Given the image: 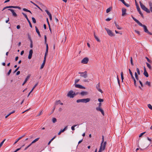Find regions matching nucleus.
<instances>
[{
    "instance_id": "1",
    "label": "nucleus",
    "mask_w": 152,
    "mask_h": 152,
    "mask_svg": "<svg viewBox=\"0 0 152 152\" xmlns=\"http://www.w3.org/2000/svg\"><path fill=\"white\" fill-rule=\"evenodd\" d=\"M90 98H86V99H77L76 102L77 103L79 102H83L85 103H86L90 101Z\"/></svg>"
},
{
    "instance_id": "2",
    "label": "nucleus",
    "mask_w": 152,
    "mask_h": 152,
    "mask_svg": "<svg viewBox=\"0 0 152 152\" xmlns=\"http://www.w3.org/2000/svg\"><path fill=\"white\" fill-rule=\"evenodd\" d=\"M140 4L141 6V8L146 11L147 13H150V11L141 2V1H140Z\"/></svg>"
},
{
    "instance_id": "3",
    "label": "nucleus",
    "mask_w": 152,
    "mask_h": 152,
    "mask_svg": "<svg viewBox=\"0 0 152 152\" xmlns=\"http://www.w3.org/2000/svg\"><path fill=\"white\" fill-rule=\"evenodd\" d=\"M76 95L74 92L72 91H70L68 93L67 96L70 98H73Z\"/></svg>"
},
{
    "instance_id": "4",
    "label": "nucleus",
    "mask_w": 152,
    "mask_h": 152,
    "mask_svg": "<svg viewBox=\"0 0 152 152\" xmlns=\"http://www.w3.org/2000/svg\"><path fill=\"white\" fill-rule=\"evenodd\" d=\"M106 144L107 142L106 141L104 142L103 143L101 142L99 149L101 150L102 151H104L105 149Z\"/></svg>"
},
{
    "instance_id": "5",
    "label": "nucleus",
    "mask_w": 152,
    "mask_h": 152,
    "mask_svg": "<svg viewBox=\"0 0 152 152\" xmlns=\"http://www.w3.org/2000/svg\"><path fill=\"white\" fill-rule=\"evenodd\" d=\"M48 44H46V52L45 53V55L44 57V60L43 62V63H44V64H45V61H46V57L48 55Z\"/></svg>"
},
{
    "instance_id": "6",
    "label": "nucleus",
    "mask_w": 152,
    "mask_h": 152,
    "mask_svg": "<svg viewBox=\"0 0 152 152\" xmlns=\"http://www.w3.org/2000/svg\"><path fill=\"white\" fill-rule=\"evenodd\" d=\"M78 74L81 75V76L85 78H86L87 77V72L86 71L84 72H79Z\"/></svg>"
},
{
    "instance_id": "7",
    "label": "nucleus",
    "mask_w": 152,
    "mask_h": 152,
    "mask_svg": "<svg viewBox=\"0 0 152 152\" xmlns=\"http://www.w3.org/2000/svg\"><path fill=\"white\" fill-rule=\"evenodd\" d=\"M105 29L107 31V33L111 37H113L114 36V34L108 28H105Z\"/></svg>"
},
{
    "instance_id": "8",
    "label": "nucleus",
    "mask_w": 152,
    "mask_h": 152,
    "mask_svg": "<svg viewBox=\"0 0 152 152\" xmlns=\"http://www.w3.org/2000/svg\"><path fill=\"white\" fill-rule=\"evenodd\" d=\"M7 8H18L19 9H21V8L18 6H7L4 8L2 10Z\"/></svg>"
},
{
    "instance_id": "9",
    "label": "nucleus",
    "mask_w": 152,
    "mask_h": 152,
    "mask_svg": "<svg viewBox=\"0 0 152 152\" xmlns=\"http://www.w3.org/2000/svg\"><path fill=\"white\" fill-rule=\"evenodd\" d=\"M135 3L136 5V7L138 11L139 12V14L142 16H143V14L140 11V9L139 6L138 4L137 3V1H135Z\"/></svg>"
},
{
    "instance_id": "10",
    "label": "nucleus",
    "mask_w": 152,
    "mask_h": 152,
    "mask_svg": "<svg viewBox=\"0 0 152 152\" xmlns=\"http://www.w3.org/2000/svg\"><path fill=\"white\" fill-rule=\"evenodd\" d=\"M88 58L86 57L83 59L81 61V62L83 64H86L88 62Z\"/></svg>"
},
{
    "instance_id": "11",
    "label": "nucleus",
    "mask_w": 152,
    "mask_h": 152,
    "mask_svg": "<svg viewBox=\"0 0 152 152\" xmlns=\"http://www.w3.org/2000/svg\"><path fill=\"white\" fill-rule=\"evenodd\" d=\"M96 110L97 111H100L103 115H104V110L102 109L101 107H96Z\"/></svg>"
},
{
    "instance_id": "12",
    "label": "nucleus",
    "mask_w": 152,
    "mask_h": 152,
    "mask_svg": "<svg viewBox=\"0 0 152 152\" xmlns=\"http://www.w3.org/2000/svg\"><path fill=\"white\" fill-rule=\"evenodd\" d=\"M75 87L79 88L80 89H85L86 88L82 86L80 84H75Z\"/></svg>"
},
{
    "instance_id": "13",
    "label": "nucleus",
    "mask_w": 152,
    "mask_h": 152,
    "mask_svg": "<svg viewBox=\"0 0 152 152\" xmlns=\"http://www.w3.org/2000/svg\"><path fill=\"white\" fill-rule=\"evenodd\" d=\"M33 54V50L31 49L30 50L29 52V54L28 57V58L29 59H30L32 57V56Z\"/></svg>"
},
{
    "instance_id": "14",
    "label": "nucleus",
    "mask_w": 152,
    "mask_h": 152,
    "mask_svg": "<svg viewBox=\"0 0 152 152\" xmlns=\"http://www.w3.org/2000/svg\"><path fill=\"white\" fill-rule=\"evenodd\" d=\"M126 10L125 8H122V16H124L126 15Z\"/></svg>"
},
{
    "instance_id": "15",
    "label": "nucleus",
    "mask_w": 152,
    "mask_h": 152,
    "mask_svg": "<svg viewBox=\"0 0 152 152\" xmlns=\"http://www.w3.org/2000/svg\"><path fill=\"white\" fill-rule=\"evenodd\" d=\"M144 72L143 74L144 75L146 76V77H148L149 76L148 74L146 71V68L145 67H144Z\"/></svg>"
},
{
    "instance_id": "16",
    "label": "nucleus",
    "mask_w": 152,
    "mask_h": 152,
    "mask_svg": "<svg viewBox=\"0 0 152 152\" xmlns=\"http://www.w3.org/2000/svg\"><path fill=\"white\" fill-rule=\"evenodd\" d=\"M100 86L99 83H98V84H97L96 86V87L97 89L98 90V91L101 92L102 93V91L101 90V89H100L99 88Z\"/></svg>"
},
{
    "instance_id": "17",
    "label": "nucleus",
    "mask_w": 152,
    "mask_h": 152,
    "mask_svg": "<svg viewBox=\"0 0 152 152\" xmlns=\"http://www.w3.org/2000/svg\"><path fill=\"white\" fill-rule=\"evenodd\" d=\"M25 136V135H24L23 136L19 137L18 139H16L15 140V142H14V145L15 144H16L23 137Z\"/></svg>"
},
{
    "instance_id": "18",
    "label": "nucleus",
    "mask_w": 152,
    "mask_h": 152,
    "mask_svg": "<svg viewBox=\"0 0 152 152\" xmlns=\"http://www.w3.org/2000/svg\"><path fill=\"white\" fill-rule=\"evenodd\" d=\"M45 12L47 13V14L49 16L50 19V20H51L52 19V17L51 14L50 13V12L47 10H45Z\"/></svg>"
},
{
    "instance_id": "19",
    "label": "nucleus",
    "mask_w": 152,
    "mask_h": 152,
    "mask_svg": "<svg viewBox=\"0 0 152 152\" xmlns=\"http://www.w3.org/2000/svg\"><path fill=\"white\" fill-rule=\"evenodd\" d=\"M9 10H10L11 12H12V15L13 16L15 17H16L17 16V14L15 13V12L14 11V10L11 9H8Z\"/></svg>"
},
{
    "instance_id": "20",
    "label": "nucleus",
    "mask_w": 152,
    "mask_h": 152,
    "mask_svg": "<svg viewBox=\"0 0 152 152\" xmlns=\"http://www.w3.org/2000/svg\"><path fill=\"white\" fill-rule=\"evenodd\" d=\"M88 92L86 91H82L81 92L80 94L82 96H83L84 95H86L88 94Z\"/></svg>"
},
{
    "instance_id": "21",
    "label": "nucleus",
    "mask_w": 152,
    "mask_h": 152,
    "mask_svg": "<svg viewBox=\"0 0 152 152\" xmlns=\"http://www.w3.org/2000/svg\"><path fill=\"white\" fill-rule=\"evenodd\" d=\"M29 77H30L29 76H28L26 78L25 81H24V82L22 84L23 86L27 82V81H28V80L29 79Z\"/></svg>"
},
{
    "instance_id": "22",
    "label": "nucleus",
    "mask_w": 152,
    "mask_h": 152,
    "mask_svg": "<svg viewBox=\"0 0 152 152\" xmlns=\"http://www.w3.org/2000/svg\"><path fill=\"white\" fill-rule=\"evenodd\" d=\"M35 28H36V32L38 34V35L40 37H41V35L40 33V32H39L38 29L37 28V27L36 26L35 27Z\"/></svg>"
},
{
    "instance_id": "23",
    "label": "nucleus",
    "mask_w": 152,
    "mask_h": 152,
    "mask_svg": "<svg viewBox=\"0 0 152 152\" xmlns=\"http://www.w3.org/2000/svg\"><path fill=\"white\" fill-rule=\"evenodd\" d=\"M94 36L95 38L96 39V40L98 42H100V41L98 37L96 35L95 33H94Z\"/></svg>"
},
{
    "instance_id": "24",
    "label": "nucleus",
    "mask_w": 152,
    "mask_h": 152,
    "mask_svg": "<svg viewBox=\"0 0 152 152\" xmlns=\"http://www.w3.org/2000/svg\"><path fill=\"white\" fill-rule=\"evenodd\" d=\"M40 138L39 137H38V138H37L36 139H35L34 140L31 142V145H32V144L36 142H37V141Z\"/></svg>"
},
{
    "instance_id": "25",
    "label": "nucleus",
    "mask_w": 152,
    "mask_h": 152,
    "mask_svg": "<svg viewBox=\"0 0 152 152\" xmlns=\"http://www.w3.org/2000/svg\"><path fill=\"white\" fill-rule=\"evenodd\" d=\"M143 27L144 28V31L146 33L147 32H148V30L147 28V27L145 25Z\"/></svg>"
},
{
    "instance_id": "26",
    "label": "nucleus",
    "mask_w": 152,
    "mask_h": 152,
    "mask_svg": "<svg viewBox=\"0 0 152 152\" xmlns=\"http://www.w3.org/2000/svg\"><path fill=\"white\" fill-rule=\"evenodd\" d=\"M122 3L124 4L127 7H129V5L127 4L125 1H121Z\"/></svg>"
},
{
    "instance_id": "27",
    "label": "nucleus",
    "mask_w": 152,
    "mask_h": 152,
    "mask_svg": "<svg viewBox=\"0 0 152 152\" xmlns=\"http://www.w3.org/2000/svg\"><path fill=\"white\" fill-rule=\"evenodd\" d=\"M115 26H116V27H117V29H118L119 30H121L122 29L121 27H120L117 24H116V23H115Z\"/></svg>"
},
{
    "instance_id": "28",
    "label": "nucleus",
    "mask_w": 152,
    "mask_h": 152,
    "mask_svg": "<svg viewBox=\"0 0 152 152\" xmlns=\"http://www.w3.org/2000/svg\"><path fill=\"white\" fill-rule=\"evenodd\" d=\"M136 23L140 26L143 27L145 26L144 25H142L138 20Z\"/></svg>"
},
{
    "instance_id": "29",
    "label": "nucleus",
    "mask_w": 152,
    "mask_h": 152,
    "mask_svg": "<svg viewBox=\"0 0 152 152\" xmlns=\"http://www.w3.org/2000/svg\"><path fill=\"white\" fill-rule=\"evenodd\" d=\"M135 76L136 79L137 80H139V78H138V75L137 74V73L136 72H135Z\"/></svg>"
},
{
    "instance_id": "30",
    "label": "nucleus",
    "mask_w": 152,
    "mask_h": 152,
    "mask_svg": "<svg viewBox=\"0 0 152 152\" xmlns=\"http://www.w3.org/2000/svg\"><path fill=\"white\" fill-rule=\"evenodd\" d=\"M112 9V7H110L109 8H107L106 10V12L107 13H108L110 12V11L111 10V9Z\"/></svg>"
},
{
    "instance_id": "31",
    "label": "nucleus",
    "mask_w": 152,
    "mask_h": 152,
    "mask_svg": "<svg viewBox=\"0 0 152 152\" xmlns=\"http://www.w3.org/2000/svg\"><path fill=\"white\" fill-rule=\"evenodd\" d=\"M132 79H133V81H134V86L135 87H137V85L136 84V80L134 77H133V78H132Z\"/></svg>"
},
{
    "instance_id": "32",
    "label": "nucleus",
    "mask_w": 152,
    "mask_h": 152,
    "mask_svg": "<svg viewBox=\"0 0 152 152\" xmlns=\"http://www.w3.org/2000/svg\"><path fill=\"white\" fill-rule=\"evenodd\" d=\"M121 79L122 82H123V80L124 79V74L123 72H121Z\"/></svg>"
},
{
    "instance_id": "33",
    "label": "nucleus",
    "mask_w": 152,
    "mask_h": 152,
    "mask_svg": "<svg viewBox=\"0 0 152 152\" xmlns=\"http://www.w3.org/2000/svg\"><path fill=\"white\" fill-rule=\"evenodd\" d=\"M67 126H66L63 129H61L60 131L61 133L64 132L67 129Z\"/></svg>"
},
{
    "instance_id": "34",
    "label": "nucleus",
    "mask_w": 152,
    "mask_h": 152,
    "mask_svg": "<svg viewBox=\"0 0 152 152\" xmlns=\"http://www.w3.org/2000/svg\"><path fill=\"white\" fill-rule=\"evenodd\" d=\"M38 84V83H37L33 87V88H32V89L31 91V92H32V91H33V90H34V89L37 86Z\"/></svg>"
},
{
    "instance_id": "35",
    "label": "nucleus",
    "mask_w": 152,
    "mask_h": 152,
    "mask_svg": "<svg viewBox=\"0 0 152 152\" xmlns=\"http://www.w3.org/2000/svg\"><path fill=\"white\" fill-rule=\"evenodd\" d=\"M23 10L25 11H26V12H28L30 13H31L32 14L31 11L29 10H28V9H26V8H23Z\"/></svg>"
},
{
    "instance_id": "36",
    "label": "nucleus",
    "mask_w": 152,
    "mask_h": 152,
    "mask_svg": "<svg viewBox=\"0 0 152 152\" xmlns=\"http://www.w3.org/2000/svg\"><path fill=\"white\" fill-rule=\"evenodd\" d=\"M146 64L147 67L150 69H151V67L150 65L148 63H146Z\"/></svg>"
},
{
    "instance_id": "37",
    "label": "nucleus",
    "mask_w": 152,
    "mask_h": 152,
    "mask_svg": "<svg viewBox=\"0 0 152 152\" xmlns=\"http://www.w3.org/2000/svg\"><path fill=\"white\" fill-rule=\"evenodd\" d=\"M129 73L131 75L132 78H133L134 77L133 76L132 72V71H131V70H130V69H129Z\"/></svg>"
},
{
    "instance_id": "38",
    "label": "nucleus",
    "mask_w": 152,
    "mask_h": 152,
    "mask_svg": "<svg viewBox=\"0 0 152 152\" xmlns=\"http://www.w3.org/2000/svg\"><path fill=\"white\" fill-rule=\"evenodd\" d=\"M136 71L137 73V74L138 75H140V73L139 70V69L138 68H137L136 69Z\"/></svg>"
},
{
    "instance_id": "39",
    "label": "nucleus",
    "mask_w": 152,
    "mask_h": 152,
    "mask_svg": "<svg viewBox=\"0 0 152 152\" xmlns=\"http://www.w3.org/2000/svg\"><path fill=\"white\" fill-rule=\"evenodd\" d=\"M27 20L28 21V23H29V25H30V27L32 28V26L31 24V23L30 22V20H29L28 19Z\"/></svg>"
},
{
    "instance_id": "40",
    "label": "nucleus",
    "mask_w": 152,
    "mask_h": 152,
    "mask_svg": "<svg viewBox=\"0 0 152 152\" xmlns=\"http://www.w3.org/2000/svg\"><path fill=\"white\" fill-rule=\"evenodd\" d=\"M57 121L56 119V118H54L52 119V121L53 123H56Z\"/></svg>"
},
{
    "instance_id": "41",
    "label": "nucleus",
    "mask_w": 152,
    "mask_h": 152,
    "mask_svg": "<svg viewBox=\"0 0 152 152\" xmlns=\"http://www.w3.org/2000/svg\"><path fill=\"white\" fill-rule=\"evenodd\" d=\"M147 139L150 142V144H151L152 143V138H149L148 137H147Z\"/></svg>"
},
{
    "instance_id": "42",
    "label": "nucleus",
    "mask_w": 152,
    "mask_h": 152,
    "mask_svg": "<svg viewBox=\"0 0 152 152\" xmlns=\"http://www.w3.org/2000/svg\"><path fill=\"white\" fill-rule=\"evenodd\" d=\"M32 20L33 23H35L36 22V21L35 18L34 17L32 18Z\"/></svg>"
},
{
    "instance_id": "43",
    "label": "nucleus",
    "mask_w": 152,
    "mask_h": 152,
    "mask_svg": "<svg viewBox=\"0 0 152 152\" xmlns=\"http://www.w3.org/2000/svg\"><path fill=\"white\" fill-rule=\"evenodd\" d=\"M145 84L148 85L149 86H151L150 83L148 81L146 82Z\"/></svg>"
},
{
    "instance_id": "44",
    "label": "nucleus",
    "mask_w": 152,
    "mask_h": 152,
    "mask_svg": "<svg viewBox=\"0 0 152 152\" xmlns=\"http://www.w3.org/2000/svg\"><path fill=\"white\" fill-rule=\"evenodd\" d=\"M77 125H75L71 127V129L72 130H75V127Z\"/></svg>"
},
{
    "instance_id": "45",
    "label": "nucleus",
    "mask_w": 152,
    "mask_h": 152,
    "mask_svg": "<svg viewBox=\"0 0 152 152\" xmlns=\"http://www.w3.org/2000/svg\"><path fill=\"white\" fill-rule=\"evenodd\" d=\"M149 5L150 6V10L152 12V3H149Z\"/></svg>"
},
{
    "instance_id": "46",
    "label": "nucleus",
    "mask_w": 152,
    "mask_h": 152,
    "mask_svg": "<svg viewBox=\"0 0 152 152\" xmlns=\"http://www.w3.org/2000/svg\"><path fill=\"white\" fill-rule=\"evenodd\" d=\"M146 132H143L141 133L140 135H139V137H141L143 134H145V133H146Z\"/></svg>"
},
{
    "instance_id": "47",
    "label": "nucleus",
    "mask_w": 152,
    "mask_h": 152,
    "mask_svg": "<svg viewBox=\"0 0 152 152\" xmlns=\"http://www.w3.org/2000/svg\"><path fill=\"white\" fill-rule=\"evenodd\" d=\"M148 107L151 110H152V106L150 104H148Z\"/></svg>"
},
{
    "instance_id": "48",
    "label": "nucleus",
    "mask_w": 152,
    "mask_h": 152,
    "mask_svg": "<svg viewBox=\"0 0 152 152\" xmlns=\"http://www.w3.org/2000/svg\"><path fill=\"white\" fill-rule=\"evenodd\" d=\"M22 14L26 18V20L28 19L27 15L26 14H25L23 12H22Z\"/></svg>"
},
{
    "instance_id": "49",
    "label": "nucleus",
    "mask_w": 152,
    "mask_h": 152,
    "mask_svg": "<svg viewBox=\"0 0 152 152\" xmlns=\"http://www.w3.org/2000/svg\"><path fill=\"white\" fill-rule=\"evenodd\" d=\"M130 62L132 65V66L134 64L133 63L132 58V57H131L130 58Z\"/></svg>"
},
{
    "instance_id": "50",
    "label": "nucleus",
    "mask_w": 152,
    "mask_h": 152,
    "mask_svg": "<svg viewBox=\"0 0 152 152\" xmlns=\"http://www.w3.org/2000/svg\"><path fill=\"white\" fill-rule=\"evenodd\" d=\"M145 58L147 59L149 63H151L152 62V61H150V60L147 57H145Z\"/></svg>"
},
{
    "instance_id": "51",
    "label": "nucleus",
    "mask_w": 152,
    "mask_h": 152,
    "mask_svg": "<svg viewBox=\"0 0 152 152\" xmlns=\"http://www.w3.org/2000/svg\"><path fill=\"white\" fill-rule=\"evenodd\" d=\"M31 145V144L30 143L29 145L28 146L26 147L25 148L24 150H26Z\"/></svg>"
},
{
    "instance_id": "52",
    "label": "nucleus",
    "mask_w": 152,
    "mask_h": 152,
    "mask_svg": "<svg viewBox=\"0 0 152 152\" xmlns=\"http://www.w3.org/2000/svg\"><path fill=\"white\" fill-rule=\"evenodd\" d=\"M44 39H45V43L46 44L47 43H46L47 42V37L46 35H45L44 36Z\"/></svg>"
},
{
    "instance_id": "53",
    "label": "nucleus",
    "mask_w": 152,
    "mask_h": 152,
    "mask_svg": "<svg viewBox=\"0 0 152 152\" xmlns=\"http://www.w3.org/2000/svg\"><path fill=\"white\" fill-rule=\"evenodd\" d=\"M60 102H61V101L60 100L56 101V104L58 105V104H60Z\"/></svg>"
},
{
    "instance_id": "54",
    "label": "nucleus",
    "mask_w": 152,
    "mask_h": 152,
    "mask_svg": "<svg viewBox=\"0 0 152 152\" xmlns=\"http://www.w3.org/2000/svg\"><path fill=\"white\" fill-rule=\"evenodd\" d=\"M98 101L99 102H103V101L104 100L103 99H98Z\"/></svg>"
},
{
    "instance_id": "55",
    "label": "nucleus",
    "mask_w": 152,
    "mask_h": 152,
    "mask_svg": "<svg viewBox=\"0 0 152 152\" xmlns=\"http://www.w3.org/2000/svg\"><path fill=\"white\" fill-rule=\"evenodd\" d=\"M45 64H44V63H42V64L41 66V67H40L41 69H42L44 67Z\"/></svg>"
},
{
    "instance_id": "56",
    "label": "nucleus",
    "mask_w": 152,
    "mask_h": 152,
    "mask_svg": "<svg viewBox=\"0 0 152 152\" xmlns=\"http://www.w3.org/2000/svg\"><path fill=\"white\" fill-rule=\"evenodd\" d=\"M28 38L30 40V42H31L32 41L31 39V38L30 36L29 35H28Z\"/></svg>"
},
{
    "instance_id": "57",
    "label": "nucleus",
    "mask_w": 152,
    "mask_h": 152,
    "mask_svg": "<svg viewBox=\"0 0 152 152\" xmlns=\"http://www.w3.org/2000/svg\"><path fill=\"white\" fill-rule=\"evenodd\" d=\"M134 31L138 34L140 35V32L138 31H137L136 30H134Z\"/></svg>"
},
{
    "instance_id": "58",
    "label": "nucleus",
    "mask_w": 152,
    "mask_h": 152,
    "mask_svg": "<svg viewBox=\"0 0 152 152\" xmlns=\"http://www.w3.org/2000/svg\"><path fill=\"white\" fill-rule=\"evenodd\" d=\"M132 18L136 22H137V21L138 20L136 19H135L132 16Z\"/></svg>"
},
{
    "instance_id": "59",
    "label": "nucleus",
    "mask_w": 152,
    "mask_h": 152,
    "mask_svg": "<svg viewBox=\"0 0 152 152\" xmlns=\"http://www.w3.org/2000/svg\"><path fill=\"white\" fill-rule=\"evenodd\" d=\"M132 18L136 22H137V21L138 20L136 19H135L132 16Z\"/></svg>"
},
{
    "instance_id": "60",
    "label": "nucleus",
    "mask_w": 152,
    "mask_h": 152,
    "mask_svg": "<svg viewBox=\"0 0 152 152\" xmlns=\"http://www.w3.org/2000/svg\"><path fill=\"white\" fill-rule=\"evenodd\" d=\"M42 111H41L38 114V115H37V116H40V115H42Z\"/></svg>"
},
{
    "instance_id": "61",
    "label": "nucleus",
    "mask_w": 152,
    "mask_h": 152,
    "mask_svg": "<svg viewBox=\"0 0 152 152\" xmlns=\"http://www.w3.org/2000/svg\"><path fill=\"white\" fill-rule=\"evenodd\" d=\"M11 71H12L11 69H10L9 70V72H8L7 73V75H9L10 74L11 72Z\"/></svg>"
},
{
    "instance_id": "62",
    "label": "nucleus",
    "mask_w": 152,
    "mask_h": 152,
    "mask_svg": "<svg viewBox=\"0 0 152 152\" xmlns=\"http://www.w3.org/2000/svg\"><path fill=\"white\" fill-rule=\"evenodd\" d=\"M80 80L78 79H76L75 80V83L76 84V83H77L79 82Z\"/></svg>"
},
{
    "instance_id": "63",
    "label": "nucleus",
    "mask_w": 152,
    "mask_h": 152,
    "mask_svg": "<svg viewBox=\"0 0 152 152\" xmlns=\"http://www.w3.org/2000/svg\"><path fill=\"white\" fill-rule=\"evenodd\" d=\"M102 140L101 142L103 143L104 142V136L103 135L102 136Z\"/></svg>"
},
{
    "instance_id": "64",
    "label": "nucleus",
    "mask_w": 152,
    "mask_h": 152,
    "mask_svg": "<svg viewBox=\"0 0 152 152\" xmlns=\"http://www.w3.org/2000/svg\"><path fill=\"white\" fill-rule=\"evenodd\" d=\"M139 82L140 83V84L141 85V87L143 86V84L140 80H139Z\"/></svg>"
}]
</instances>
